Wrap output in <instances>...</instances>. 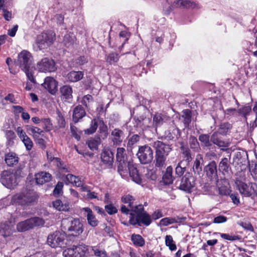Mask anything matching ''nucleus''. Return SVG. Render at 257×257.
Wrapping results in <instances>:
<instances>
[{"label": "nucleus", "mask_w": 257, "mask_h": 257, "mask_svg": "<svg viewBox=\"0 0 257 257\" xmlns=\"http://www.w3.org/2000/svg\"><path fill=\"white\" fill-rule=\"evenodd\" d=\"M38 197L37 193L33 191H25L14 195L11 203L12 204L29 205L35 202Z\"/></svg>", "instance_id": "nucleus-1"}, {"label": "nucleus", "mask_w": 257, "mask_h": 257, "mask_svg": "<svg viewBox=\"0 0 257 257\" xmlns=\"http://www.w3.org/2000/svg\"><path fill=\"white\" fill-rule=\"evenodd\" d=\"M62 226L63 229L67 230L70 235L74 236H79L83 231V224L79 219H64L62 221Z\"/></svg>", "instance_id": "nucleus-2"}, {"label": "nucleus", "mask_w": 257, "mask_h": 257, "mask_svg": "<svg viewBox=\"0 0 257 257\" xmlns=\"http://www.w3.org/2000/svg\"><path fill=\"white\" fill-rule=\"evenodd\" d=\"M118 172L122 176H125V173L129 172L130 175L133 180L137 184L141 183V178L138 173L137 168L130 162L122 161L118 162Z\"/></svg>", "instance_id": "nucleus-3"}, {"label": "nucleus", "mask_w": 257, "mask_h": 257, "mask_svg": "<svg viewBox=\"0 0 257 257\" xmlns=\"http://www.w3.org/2000/svg\"><path fill=\"white\" fill-rule=\"evenodd\" d=\"M55 33L51 31L42 33L37 37L36 42L37 50H42L47 49L54 42Z\"/></svg>", "instance_id": "nucleus-4"}, {"label": "nucleus", "mask_w": 257, "mask_h": 257, "mask_svg": "<svg viewBox=\"0 0 257 257\" xmlns=\"http://www.w3.org/2000/svg\"><path fill=\"white\" fill-rule=\"evenodd\" d=\"M88 251V246L79 244L65 249L63 255L64 257H87Z\"/></svg>", "instance_id": "nucleus-5"}, {"label": "nucleus", "mask_w": 257, "mask_h": 257, "mask_svg": "<svg viewBox=\"0 0 257 257\" xmlns=\"http://www.w3.org/2000/svg\"><path fill=\"white\" fill-rule=\"evenodd\" d=\"M44 224L43 219L33 217L19 222L17 225V230L19 232H24L36 226H42Z\"/></svg>", "instance_id": "nucleus-6"}, {"label": "nucleus", "mask_w": 257, "mask_h": 257, "mask_svg": "<svg viewBox=\"0 0 257 257\" xmlns=\"http://www.w3.org/2000/svg\"><path fill=\"white\" fill-rule=\"evenodd\" d=\"M137 156L142 164H147L151 163L153 159V151L148 145L140 146Z\"/></svg>", "instance_id": "nucleus-7"}, {"label": "nucleus", "mask_w": 257, "mask_h": 257, "mask_svg": "<svg viewBox=\"0 0 257 257\" xmlns=\"http://www.w3.org/2000/svg\"><path fill=\"white\" fill-rule=\"evenodd\" d=\"M65 235L64 233L57 231L48 235L47 243L48 245L53 248L62 247L65 244Z\"/></svg>", "instance_id": "nucleus-8"}, {"label": "nucleus", "mask_w": 257, "mask_h": 257, "mask_svg": "<svg viewBox=\"0 0 257 257\" xmlns=\"http://www.w3.org/2000/svg\"><path fill=\"white\" fill-rule=\"evenodd\" d=\"M37 69L41 72H52L56 70L57 67L54 61L48 58H44L37 64Z\"/></svg>", "instance_id": "nucleus-9"}, {"label": "nucleus", "mask_w": 257, "mask_h": 257, "mask_svg": "<svg viewBox=\"0 0 257 257\" xmlns=\"http://www.w3.org/2000/svg\"><path fill=\"white\" fill-rule=\"evenodd\" d=\"M33 58L31 53L27 50H23L18 56V63L22 70L30 68Z\"/></svg>", "instance_id": "nucleus-10"}, {"label": "nucleus", "mask_w": 257, "mask_h": 257, "mask_svg": "<svg viewBox=\"0 0 257 257\" xmlns=\"http://www.w3.org/2000/svg\"><path fill=\"white\" fill-rule=\"evenodd\" d=\"M1 182L7 188L12 189L17 185L18 178L15 173L4 171L2 175Z\"/></svg>", "instance_id": "nucleus-11"}, {"label": "nucleus", "mask_w": 257, "mask_h": 257, "mask_svg": "<svg viewBox=\"0 0 257 257\" xmlns=\"http://www.w3.org/2000/svg\"><path fill=\"white\" fill-rule=\"evenodd\" d=\"M151 146L155 150V153L168 156L172 151L171 146L160 141H156L151 143Z\"/></svg>", "instance_id": "nucleus-12"}, {"label": "nucleus", "mask_w": 257, "mask_h": 257, "mask_svg": "<svg viewBox=\"0 0 257 257\" xmlns=\"http://www.w3.org/2000/svg\"><path fill=\"white\" fill-rule=\"evenodd\" d=\"M121 213L125 214H130L131 217L139 216L140 214L145 212L144 207L142 205H133L130 208L122 205L120 208Z\"/></svg>", "instance_id": "nucleus-13"}, {"label": "nucleus", "mask_w": 257, "mask_h": 257, "mask_svg": "<svg viewBox=\"0 0 257 257\" xmlns=\"http://www.w3.org/2000/svg\"><path fill=\"white\" fill-rule=\"evenodd\" d=\"M129 222L133 225L138 224L140 226L141 223H143L148 226L151 223V219L150 216L145 211L139 216L130 217Z\"/></svg>", "instance_id": "nucleus-14"}, {"label": "nucleus", "mask_w": 257, "mask_h": 257, "mask_svg": "<svg viewBox=\"0 0 257 257\" xmlns=\"http://www.w3.org/2000/svg\"><path fill=\"white\" fill-rule=\"evenodd\" d=\"M195 185V179L189 173L186 174L182 178L180 185L181 190L190 192Z\"/></svg>", "instance_id": "nucleus-15"}, {"label": "nucleus", "mask_w": 257, "mask_h": 257, "mask_svg": "<svg viewBox=\"0 0 257 257\" xmlns=\"http://www.w3.org/2000/svg\"><path fill=\"white\" fill-rule=\"evenodd\" d=\"M42 86L52 94H55L57 90L58 82L52 77H47L45 78Z\"/></svg>", "instance_id": "nucleus-16"}, {"label": "nucleus", "mask_w": 257, "mask_h": 257, "mask_svg": "<svg viewBox=\"0 0 257 257\" xmlns=\"http://www.w3.org/2000/svg\"><path fill=\"white\" fill-rule=\"evenodd\" d=\"M235 184L237 189L241 194L247 197L250 196L252 195L253 189L250 184H247L241 181L237 180L235 182Z\"/></svg>", "instance_id": "nucleus-17"}, {"label": "nucleus", "mask_w": 257, "mask_h": 257, "mask_svg": "<svg viewBox=\"0 0 257 257\" xmlns=\"http://www.w3.org/2000/svg\"><path fill=\"white\" fill-rule=\"evenodd\" d=\"M16 132L20 140L24 144L27 151H30L33 146V143L31 139L26 135L21 127H18Z\"/></svg>", "instance_id": "nucleus-18"}, {"label": "nucleus", "mask_w": 257, "mask_h": 257, "mask_svg": "<svg viewBox=\"0 0 257 257\" xmlns=\"http://www.w3.org/2000/svg\"><path fill=\"white\" fill-rule=\"evenodd\" d=\"M205 169L207 176L211 180H216L217 179V165L215 161L211 162L205 167Z\"/></svg>", "instance_id": "nucleus-19"}, {"label": "nucleus", "mask_w": 257, "mask_h": 257, "mask_svg": "<svg viewBox=\"0 0 257 257\" xmlns=\"http://www.w3.org/2000/svg\"><path fill=\"white\" fill-rule=\"evenodd\" d=\"M124 139L123 132L117 128H115L111 133V140L113 145L118 146L120 145Z\"/></svg>", "instance_id": "nucleus-20"}, {"label": "nucleus", "mask_w": 257, "mask_h": 257, "mask_svg": "<svg viewBox=\"0 0 257 257\" xmlns=\"http://www.w3.org/2000/svg\"><path fill=\"white\" fill-rule=\"evenodd\" d=\"M101 161L108 167H111L113 162V154L107 149H104L101 154Z\"/></svg>", "instance_id": "nucleus-21"}, {"label": "nucleus", "mask_w": 257, "mask_h": 257, "mask_svg": "<svg viewBox=\"0 0 257 257\" xmlns=\"http://www.w3.org/2000/svg\"><path fill=\"white\" fill-rule=\"evenodd\" d=\"M230 159L227 158H223L221 159L218 165V169L223 175H228L231 171V167L230 165Z\"/></svg>", "instance_id": "nucleus-22"}, {"label": "nucleus", "mask_w": 257, "mask_h": 257, "mask_svg": "<svg viewBox=\"0 0 257 257\" xmlns=\"http://www.w3.org/2000/svg\"><path fill=\"white\" fill-rule=\"evenodd\" d=\"M86 213L88 223L92 227L96 226L98 223V221L95 217L92 210L89 207H85L82 209Z\"/></svg>", "instance_id": "nucleus-23"}, {"label": "nucleus", "mask_w": 257, "mask_h": 257, "mask_svg": "<svg viewBox=\"0 0 257 257\" xmlns=\"http://www.w3.org/2000/svg\"><path fill=\"white\" fill-rule=\"evenodd\" d=\"M37 184L42 185L50 181L51 179V175L49 173L41 172L35 175Z\"/></svg>", "instance_id": "nucleus-24"}, {"label": "nucleus", "mask_w": 257, "mask_h": 257, "mask_svg": "<svg viewBox=\"0 0 257 257\" xmlns=\"http://www.w3.org/2000/svg\"><path fill=\"white\" fill-rule=\"evenodd\" d=\"M14 232L12 226L7 223H3L0 225V235L4 237L11 236Z\"/></svg>", "instance_id": "nucleus-25"}, {"label": "nucleus", "mask_w": 257, "mask_h": 257, "mask_svg": "<svg viewBox=\"0 0 257 257\" xmlns=\"http://www.w3.org/2000/svg\"><path fill=\"white\" fill-rule=\"evenodd\" d=\"M85 111L82 106L79 105L76 106L73 110V120L75 122H77L78 120L84 117L85 115Z\"/></svg>", "instance_id": "nucleus-26"}, {"label": "nucleus", "mask_w": 257, "mask_h": 257, "mask_svg": "<svg viewBox=\"0 0 257 257\" xmlns=\"http://www.w3.org/2000/svg\"><path fill=\"white\" fill-rule=\"evenodd\" d=\"M176 7H183L186 8H195L197 5L191 0H177L174 2Z\"/></svg>", "instance_id": "nucleus-27"}, {"label": "nucleus", "mask_w": 257, "mask_h": 257, "mask_svg": "<svg viewBox=\"0 0 257 257\" xmlns=\"http://www.w3.org/2000/svg\"><path fill=\"white\" fill-rule=\"evenodd\" d=\"M83 73L82 71H72L68 73L67 79L72 82H75L81 80L83 77Z\"/></svg>", "instance_id": "nucleus-28"}, {"label": "nucleus", "mask_w": 257, "mask_h": 257, "mask_svg": "<svg viewBox=\"0 0 257 257\" xmlns=\"http://www.w3.org/2000/svg\"><path fill=\"white\" fill-rule=\"evenodd\" d=\"M60 92L63 99L69 101L72 98V89L69 85H64L60 88Z\"/></svg>", "instance_id": "nucleus-29"}, {"label": "nucleus", "mask_w": 257, "mask_h": 257, "mask_svg": "<svg viewBox=\"0 0 257 257\" xmlns=\"http://www.w3.org/2000/svg\"><path fill=\"white\" fill-rule=\"evenodd\" d=\"M66 181L68 183L72 184L74 186L79 187L83 183L78 177H76L71 174H68L65 176Z\"/></svg>", "instance_id": "nucleus-30"}, {"label": "nucleus", "mask_w": 257, "mask_h": 257, "mask_svg": "<svg viewBox=\"0 0 257 257\" xmlns=\"http://www.w3.org/2000/svg\"><path fill=\"white\" fill-rule=\"evenodd\" d=\"M167 156L163 155H159L155 153V166L156 167L163 168L165 167Z\"/></svg>", "instance_id": "nucleus-31"}, {"label": "nucleus", "mask_w": 257, "mask_h": 257, "mask_svg": "<svg viewBox=\"0 0 257 257\" xmlns=\"http://www.w3.org/2000/svg\"><path fill=\"white\" fill-rule=\"evenodd\" d=\"M53 205L54 207L59 211H67L70 208V205L68 202H62L60 200L54 201Z\"/></svg>", "instance_id": "nucleus-32"}, {"label": "nucleus", "mask_w": 257, "mask_h": 257, "mask_svg": "<svg viewBox=\"0 0 257 257\" xmlns=\"http://www.w3.org/2000/svg\"><path fill=\"white\" fill-rule=\"evenodd\" d=\"M184 219L183 218H180L178 216L175 217H166L160 220V223L163 226H167L174 223H179Z\"/></svg>", "instance_id": "nucleus-33"}, {"label": "nucleus", "mask_w": 257, "mask_h": 257, "mask_svg": "<svg viewBox=\"0 0 257 257\" xmlns=\"http://www.w3.org/2000/svg\"><path fill=\"white\" fill-rule=\"evenodd\" d=\"M203 163L202 155L198 154L196 156L194 164L193 167V171L195 173L199 174L202 171V165Z\"/></svg>", "instance_id": "nucleus-34"}, {"label": "nucleus", "mask_w": 257, "mask_h": 257, "mask_svg": "<svg viewBox=\"0 0 257 257\" xmlns=\"http://www.w3.org/2000/svg\"><path fill=\"white\" fill-rule=\"evenodd\" d=\"M173 168L171 167H168L163 177V181L166 185L172 184L173 181L172 176Z\"/></svg>", "instance_id": "nucleus-35"}, {"label": "nucleus", "mask_w": 257, "mask_h": 257, "mask_svg": "<svg viewBox=\"0 0 257 257\" xmlns=\"http://www.w3.org/2000/svg\"><path fill=\"white\" fill-rule=\"evenodd\" d=\"M5 161L8 166H12L18 162V157L14 153H9L6 155Z\"/></svg>", "instance_id": "nucleus-36"}, {"label": "nucleus", "mask_w": 257, "mask_h": 257, "mask_svg": "<svg viewBox=\"0 0 257 257\" xmlns=\"http://www.w3.org/2000/svg\"><path fill=\"white\" fill-rule=\"evenodd\" d=\"M30 134L32 136L34 139L40 137H44V131L36 126H30L29 128Z\"/></svg>", "instance_id": "nucleus-37"}, {"label": "nucleus", "mask_w": 257, "mask_h": 257, "mask_svg": "<svg viewBox=\"0 0 257 257\" xmlns=\"http://www.w3.org/2000/svg\"><path fill=\"white\" fill-rule=\"evenodd\" d=\"M100 119L99 118H95L91 120L90 127L84 130L85 134L88 135H91L95 133L97 128L98 127V124Z\"/></svg>", "instance_id": "nucleus-38"}, {"label": "nucleus", "mask_w": 257, "mask_h": 257, "mask_svg": "<svg viewBox=\"0 0 257 257\" xmlns=\"http://www.w3.org/2000/svg\"><path fill=\"white\" fill-rule=\"evenodd\" d=\"M76 42V37L73 33H68L64 36L63 39L64 44L67 47H70Z\"/></svg>", "instance_id": "nucleus-39"}, {"label": "nucleus", "mask_w": 257, "mask_h": 257, "mask_svg": "<svg viewBox=\"0 0 257 257\" xmlns=\"http://www.w3.org/2000/svg\"><path fill=\"white\" fill-rule=\"evenodd\" d=\"M89 250H91L96 257H108L106 251L98 246H88Z\"/></svg>", "instance_id": "nucleus-40"}, {"label": "nucleus", "mask_w": 257, "mask_h": 257, "mask_svg": "<svg viewBox=\"0 0 257 257\" xmlns=\"http://www.w3.org/2000/svg\"><path fill=\"white\" fill-rule=\"evenodd\" d=\"M219 134L215 132L212 135L210 141L215 145L218 146L219 147H227V144L224 141L220 140L218 138Z\"/></svg>", "instance_id": "nucleus-41"}, {"label": "nucleus", "mask_w": 257, "mask_h": 257, "mask_svg": "<svg viewBox=\"0 0 257 257\" xmlns=\"http://www.w3.org/2000/svg\"><path fill=\"white\" fill-rule=\"evenodd\" d=\"M121 201L122 203L128 204L127 208H130L134 204L136 198L129 194H126L122 196Z\"/></svg>", "instance_id": "nucleus-42"}, {"label": "nucleus", "mask_w": 257, "mask_h": 257, "mask_svg": "<svg viewBox=\"0 0 257 257\" xmlns=\"http://www.w3.org/2000/svg\"><path fill=\"white\" fill-rule=\"evenodd\" d=\"M131 240L136 246H143L145 243L144 239L139 234H132Z\"/></svg>", "instance_id": "nucleus-43"}, {"label": "nucleus", "mask_w": 257, "mask_h": 257, "mask_svg": "<svg viewBox=\"0 0 257 257\" xmlns=\"http://www.w3.org/2000/svg\"><path fill=\"white\" fill-rule=\"evenodd\" d=\"M27 76L28 81H30L31 83L35 84L36 81L34 77L35 70L33 68H28L27 69H23Z\"/></svg>", "instance_id": "nucleus-44"}, {"label": "nucleus", "mask_w": 257, "mask_h": 257, "mask_svg": "<svg viewBox=\"0 0 257 257\" xmlns=\"http://www.w3.org/2000/svg\"><path fill=\"white\" fill-rule=\"evenodd\" d=\"M41 125L46 132L50 131L53 129V123L49 118H44L41 120Z\"/></svg>", "instance_id": "nucleus-45"}, {"label": "nucleus", "mask_w": 257, "mask_h": 257, "mask_svg": "<svg viewBox=\"0 0 257 257\" xmlns=\"http://www.w3.org/2000/svg\"><path fill=\"white\" fill-rule=\"evenodd\" d=\"M98 126L99 133L100 134V137H101L102 139H105L106 138L108 135L107 126L104 124L102 120L100 119Z\"/></svg>", "instance_id": "nucleus-46"}, {"label": "nucleus", "mask_w": 257, "mask_h": 257, "mask_svg": "<svg viewBox=\"0 0 257 257\" xmlns=\"http://www.w3.org/2000/svg\"><path fill=\"white\" fill-rule=\"evenodd\" d=\"M86 143L90 150H94L97 149L98 145L100 144V141L99 138H90Z\"/></svg>", "instance_id": "nucleus-47"}, {"label": "nucleus", "mask_w": 257, "mask_h": 257, "mask_svg": "<svg viewBox=\"0 0 257 257\" xmlns=\"http://www.w3.org/2000/svg\"><path fill=\"white\" fill-rule=\"evenodd\" d=\"M163 7L165 14L169 15L172 11L173 9L176 7V6L174 3L172 4L171 2L167 0L163 3Z\"/></svg>", "instance_id": "nucleus-48"}, {"label": "nucleus", "mask_w": 257, "mask_h": 257, "mask_svg": "<svg viewBox=\"0 0 257 257\" xmlns=\"http://www.w3.org/2000/svg\"><path fill=\"white\" fill-rule=\"evenodd\" d=\"M165 244L166 246H168L169 249L173 251L177 249L176 245L174 243L173 237L170 235H167L165 236Z\"/></svg>", "instance_id": "nucleus-49"}, {"label": "nucleus", "mask_w": 257, "mask_h": 257, "mask_svg": "<svg viewBox=\"0 0 257 257\" xmlns=\"http://www.w3.org/2000/svg\"><path fill=\"white\" fill-rule=\"evenodd\" d=\"M214 234H219L222 238L229 241L239 240L241 239V236L238 235L220 233L217 232H215Z\"/></svg>", "instance_id": "nucleus-50"}, {"label": "nucleus", "mask_w": 257, "mask_h": 257, "mask_svg": "<svg viewBox=\"0 0 257 257\" xmlns=\"http://www.w3.org/2000/svg\"><path fill=\"white\" fill-rule=\"evenodd\" d=\"M199 140L201 143L202 146L210 147L211 143L210 141V137L207 134H202L199 137Z\"/></svg>", "instance_id": "nucleus-51"}, {"label": "nucleus", "mask_w": 257, "mask_h": 257, "mask_svg": "<svg viewBox=\"0 0 257 257\" xmlns=\"http://www.w3.org/2000/svg\"><path fill=\"white\" fill-rule=\"evenodd\" d=\"M189 144L190 148L195 152H198L200 149L197 139L194 136L189 138Z\"/></svg>", "instance_id": "nucleus-52"}, {"label": "nucleus", "mask_w": 257, "mask_h": 257, "mask_svg": "<svg viewBox=\"0 0 257 257\" xmlns=\"http://www.w3.org/2000/svg\"><path fill=\"white\" fill-rule=\"evenodd\" d=\"M126 153L123 148H118L116 153V160L118 162L125 161Z\"/></svg>", "instance_id": "nucleus-53"}, {"label": "nucleus", "mask_w": 257, "mask_h": 257, "mask_svg": "<svg viewBox=\"0 0 257 257\" xmlns=\"http://www.w3.org/2000/svg\"><path fill=\"white\" fill-rule=\"evenodd\" d=\"M230 128V124L228 122L223 123L220 124L219 130L217 133L220 135H225Z\"/></svg>", "instance_id": "nucleus-54"}, {"label": "nucleus", "mask_w": 257, "mask_h": 257, "mask_svg": "<svg viewBox=\"0 0 257 257\" xmlns=\"http://www.w3.org/2000/svg\"><path fill=\"white\" fill-rule=\"evenodd\" d=\"M183 122L185 126H187L189 124L191 120L190 111L189 109H186L183 111Z\"/></svg>", "instance_id": "nucleus-55"}, {"label": "nucleus", "mask_w": 257, "mask_h": 257, "mask_svg": "<svg viewBox=\"0 0 257 257\" xmlns=\"http://www.w3.org/2000/svg\"><path fill=\"white\" fill-rule=\"evenodd\" d=\"M106 62L110 64L117 62L119 60L118 54L115 53H111L107 56Z\"/></svg>", "instance_id": "nucleus-56"}, {"label": "nucleus", "mask_w": 257, "mask_h": 257, "mask_svg": "<svg viewBox=\"0 0 257 257\" xmlns=\"http://www.w3.org/2000/svg\"><path fill=\"white\" fill-rule=\"evenodd\" d=\"M164 122V117L161 114H156L153 117V123L156 127L163 124Z\"/></svg>", "instance_id": "nucleus-57"}, {"label": "nucleus", "mask_w": 257, "mask_h": 257, "mask_svg": "<svg viewBox=\"0 0 257 257\" xmlns=\"http://www.w3.org/2000/svg\"><path fill=\"white\" fill-rule=\"evenodd\" d=\"M52 165L56 166L59 169L61 170L67 171L66 166H63L60 160L58 158H53V161L50 162Z\"/></svg>", "instance_id": "nucleus-58"}, {"label": "nucleus", "mask_w": 257, "mask_h": 257, "mask_svg": "<svg viewBox=\"0 0 257 257\" xmlns=\"http://www.w3.org/2000/svg\"><path fill=\"white\" fill-rule=\"evenodd\" d=\"M251 107L249 106H244L239 108L238 112L246 118V116L250 112Z\"/></svg>", "instance_id": "nucleus-59"}, {"label": "nucleus", "mask_w": 257, "mask_h": 257, "mask_svg": "<svg viewBox=\"0 0 257 257\" xmlns=\"http://www.w3.org/2000/svg\"><path fill=\"white\" fill-rule=\"evenodd\" d=\"M63 183L58 182L53 191V194L58 196L61 195L63 193Z\"/></svg>", "instance_id": "nucleus-60"}, {"label": "nucleus", "mask_w": 257, "mask_h": 257, "mask_svg": "<svg viewBox=\"0 0 257 257\" xmlns=\"http://www.w3.org/2000/svg\"><path fill=\"white\" fill-rule=\"evenodd\" d=\"M230 190L227 186H221L218 187L219 194L222 196H227L230 194Z\"/></svg>", "instance_id": "nucleus-61"}, {"label": "nucleus", "mask_w": 257, "mask_h": 257, "mask_svg": "<svg viewBox=\"0 0 257 257\" xmlns=\"http://www.w3.org/2000/svg\"><path fill=\"white\" fill-rule=\"evenodd\" d=\"M105 209L106 211L110 215L116 213L117 211L116 208L112 204L105 205Z\"/></svg>", "instance_id": "nucleus-62"}, {"label": "nucleus", "mask_w": 257, "mask_h": 257, "mask_svg": "<svg viewBox=\"0 0 257 257\" xmlns=\"http://www.w3.org/2000/svg\"><path fill=\"white\" fill-rule=\"evenodd\" d=\"M140 140V137L138 135H133L129 140L127 143V146L132 147L135 144L137 143Z\"/></svg>", "instance_id": "nucleus-63"}, {"label": "nucleus", "mask_w": 257, "mask_h": 257, "mask_svg": "<svg viewBox=\"0 0 257 257\" xmlns=\"http://www.w3.org/2000/svg\"><path fill=\"white\" fill-rule=\"evenodd\" d=\"M0 11L2 12L3 16L6 20L9 21L12 19V14L11 12H10L5 9H4Z\"/></svg>", "instance_id": "nucleus-64"}]
</instances>
